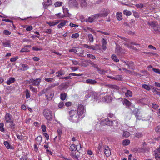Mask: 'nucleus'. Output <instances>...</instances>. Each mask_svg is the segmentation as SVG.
<instances>
[{"mask_svg": "<svg viewBox=\"0 0 160 160\" xmlns=\"http://www.w3.org/2000/svg\"><path fill=\"white\" fill-rule=\"evenodd\" d=\"M89 40L91 42H93L94 41V38L92 35V34H89L88 36Z\"/></svg>", "mask_w": 160, "mask_h": 160, "instance_id": "obj_38", "label": "nucleus"}, {"mask_svg": "<svg viewBox=\"0 0 160 160\" xmlns=\"http://www.w3.org/2000/svg\"><path fill=\"white\" fill-rule=\"evenodd\" d=\"M102 143H100L99 144L98 147L97 148V152L99 153V152H101L102 150Z\"/></svg>", "mask_w": 160, "mask_h": 160, "instance_id": "obj_27", "label": "nucleus"}, {"mask_svg": "<svg viewBox=\"0 0 160 160\" xmlns=\"http://www.w3.org/2000/svg\"><path fill=\"white\" fill-rule=\"evenodd\" d=\"M101 42L102 43V48L103 50H105L107 48L106 45L107 44V42L106 40L104 38L102 39Z\"/></svg>", "mask_w": 160, "mask_h": 160, "instance_id": "obj_17", "label": "nucleus"}, {"mask_svg": "<svg viewBox=\"0 0 160 160\" xmlns=\"http://www.w3.org/2000/svg\"><path fill=\"white\" fill-rule=\"evenodd\" d=\"M111 58L114 61L118 62L119 61V59L115 55H112L111 56Z\"/></svg>", "mask_w": 160, "mask_h": 160, "instance_id": "obj_40", "label": "nucleus"}, {"mask_svg": "<svg viewBox=\"0 0 160 160\" xmlns=\"http://www.w3.org/2000/svg\"><path fill=\"white\" fill-rule=\"evenodd\" d=\"M122 48L120 46H117L116 48V52L117 53H119L121 51Z\"/></svg>", "mask_w": 160, "mask_h": 160, "instance_id": "obj_47", "label": "nucleus"}, {"mask_svg": "<svg viewBox=\"0 0 160 160\" xmlns=\"http://www.w3.org/2000/svg\"><path fill=\"white\" fill-rule=\"evenodd\" d=\"M3 33L6 35H10L11 34V32L7 30H5L3 31Z\"/></svg>", "mask_w": 160, "mask_h": 160, "instance_id": "obj_57", "label": "nucleus"}, {"mask_svg": "<svg viewBox=\"0 0 160 160\" xmlns=\"http://www.w3.org/2000/svg\"><path fill=\"white\" fill-rule=\"evenodd\" d=\"M29 50L27 48H22L20 51L21 52H29Z\"/></svg>", "mask_w": 160, "mask_h": 160, "instance_id": "obj_54", "label": "nucleus"}, {"mask_svg": "<svg viewBox=\"0 0 160 160\" xmlns=\"http://www.w3.org/2000/svg\"><path fill=\"white\" fill-rule=\"evenodd\" d=\"M104 153L106 156L108 157L111 155V152L108 146H105L104 148Z\"/></svg>", "mask_w": 160, "mask_h": 160, "instance_id": "obj_11", "label": "nucleus"}, {"mask_svg": "<svg viewBox=\"0 0 160 160\" xmlns=\"http://www.w3.org/2000/svg\"><path fill=\"white\" fill-rule=\"evenodd\" d=\"M15 81L14 78L10 77L9 79L7 81V83L8 85H10L11 83H13Z\"/></svg>", "mask_w": 160, "mask_h": 160, "instance_id": "obj_23", "label": "nucleus"}, {"mask_svg": "<svg viewBox=\"0 0 160 160\" xmlns=\"http://www.w3.org/2000/svg\"><path fill=\"white\" fill-rule=\"evenodd\" d=\"M152 108L153 109H156L158 108V106L156 104L153 103L152 104Z\"/></svg>", "mask_w": 160, "mask_h": 160, "instance_id": "obj_63", "label": "nucleus"}, {"mask_svg": "<svg viewBox=\"0 0 160 160\" xmlns=\"http://www.w3.org/2000/svg\"><path fill=\"white\" fill-rule=\"evenodd\" d=\"M62 2H55L54 5L55 7H60L62 5Z\"/></svg>", "mask_w": 160, "mask_h": 160, "instance_id": "obj_41", "label": "nucleus"}, {"mask_svg": "<svg viewBox=\"0 0 160 160\" xmlns=\"http://www.w3.org/2000/svg\"><path fill=\"white\" fill-rule=\"evenodd\" d=\"M142 87L144 89L147 90L148 91H149L151 89V88L150 86L146 84H144L142 85Z\"/></svg>", "mask_w": 160, "mask_h": 160, "instance_id": "obj_37", "label": "nucleus"}, {"mask_svg": "<svg viewBox=\"0 0 160 160\" xmlns=\"http://www.w3.org/2000/svg\"><path fill=\"white\" fill-rule=\"evenodd\" d=\"M103 123L105 125L111 126L113 125V122L112 121L110 120L108 118H106L103 121Z\"/></svg>", "mask_w": 160, "mask_h": 160, "instance_id": "obj_14", "label": "nucleus"}, {"mask_svg": "<svg viewBox=\"0 0 160 160\" xmlns=\"http://www.w3.org/2000/svg\"><path fill=\"white\" fill-rule=\"evenodd\" d=\"M4 126V124L3 123H0V130L2 132L4 131L5 130L3 128Z\"/></svg>", "mask_w": 160, "mask_h": 160, "instance_id": "obj_45", "label": "nucleus"}, {"mask_svg": "<svg viewBox=\"0 0 160 160\" xmlns=\"http://www.w3.org/2000/svg\"><path fill=\"white\" fill-rule=\"evenodd\" d=\"M99 18L97 14L91 15L88 18H86V22L92 23L94 22Z\"/></svg>", "mask_w": 160, "mask_h": 160, "instance_id": "obj_5", "label": "nucleus"}, {"mask_svg": "<svg viewBox=\"0 0 160 160\" xmlns=\"http://www.w3.org/2000/svg\"><path fill=\"white\" fill-rule=\"evenodd\" d=\"M25 92L26 93V98L27 99L29 98L30 97V92L29 91L28 89H27L25 91Z\"/></svg>", "mask_w": 160, "mask_h": 160, "instance_id": "obj_35", "label": "nucleus"}, {"mask_svg": "<svg viewBox=\"0 0 160 160\" xmlns=\"http://www.w3.org/2000/svg\"><path fill=\"white\" fill-rule=\"evenodd\" d=\"M43 114L45 118L48 120H51L52 118V113L49 109H46L43 110Z\"/></svg>", "mask_w": 160, "mask_h": 160, "instance_id": "obj_4", "label": "nucleus"}, {"mask_svg": "<svg viewBox=\"0 0 160 160\" xmlns=\"http://www.w3.org/2000/svg\"><path fill=\"white\" fill-rule=\"evenodd\" d=\"M3 46L5 47H10V43L8 42H6L3 43Z\"/></svg>", "mask_w": 160, "mask_h": 160, "instance_id": "obj_61", "label": "nucleus"}, {"mask_svg": "<svg viewBox=\"0 0 160 160\" xmlns=\"http://www.w3.org/2000/svg\"><path fill=\"white\" fill-rule=\"evenodd\" d=\"M67 96V94L65 93H61L60 94V99L61 100L63 101L66 99Z\"/></svg>", "mask_w": 160, "mask_h": 160, "instance_id": "obj_30", "label": "nucleus"}, {"mask_svg": "<svg viewBox=\"0 0 160 160\" xmlns=\"http://www.w3.org/2000/svg\"><path fill=\"white\" fill-rule=\"evenodd\" d=\"M130 135V134L129 132L128 131L124 132L123 133V136L126 138L128 137Z\"/></svg>", "mask_w": 160, "mask_h": 160, "instance_id": "obj_43", "label": "nucleus"}, {"mask_svg": "<svg viewBox=\"0 0 160 160\" xmlns=\"http://www.w3.org/2000/svg\"><path fill=\"white\" fill-rule=\"evenodd\" d=\"M108 86H110V88L108 89L106 92H103L100 94V97H102L103 95H105L106 93L108 94V95H106L102 98V101L104 102H110L112 101V98L111 95H113L112 89H115L116 90H118L119 88L118 86L116 85H108Z\"/></svg>", "mask_w": 160, "mask_h": 160, "instance_id": "obj_1", "label": "nucleus"}, {"mask_svg": "<svg viewBox=\"0 0 160 160\" xmlns=\"http://www.w3.org/2000/svg\"><path fill=\"white\" fill-rule=\"evenodd\" d=\"M123 103L124 105L128 107V108L131 104V102L128 99L125 98L123 100Z\"/></svg>", "mask_w": 160, "mask_h": 160, "instance_id": "obj_19", "label": "nucleus"}, {"mask_svg": "<svg viewBox=\"0 0 160 160\" xmlns=\"http://www.w3.org/2000/svg\"><path fill=\"white\" fill-rule=\"evenodd\" d=\"M151 90L155 94H157L160 96V92L158 91L156 88H152Z\"/></svg>", "mask_w": 160, "mask_h": 160, "instance_id": "obj_32", "label": "nucleus"}, {"mask_svg": "<svg viewBox=\"0 0 160 160\" xmlns=\"http://www.w3.org/2000/svg\"><path fill=\"white\" fill-rule=\"evenodd\" d=\"M111 12L110 9L108 8H104L102 9L100 13L97 14L99 18H105Z\"/></svg>", "mask_w": 160, "mask_h": 160, "instance_id": "obj_2", "label": "nucleus"}, {"mask_svg": "<svg viewBox=\"0 0 160 160\" xmlns=\"http://www.w3.org/2000/svg\"><path fill=\"white\" fill-rule=\"evenodd\" d=\"M41 81V79L37 78L36 79H31L29 81V83H32V85L37 86L39 84L40 82Z\"/></svg>", "mask_w": 160, "mask_h": 160, "instance_id": "obj_7", "label": "nucleus"}, {"mask_svg": "<svg viewBox=\"0 0 160 160\" xmlns=\"http://www.w3.org/2000/svg\"><path fill=\"white\" fill-rule=\"evenodd\" d=\"M52 4L51 0H48L47 2H43L42 3L43 7L45 9H46L49 6L51 5Z\"/></svg>", "mask_w": 160, "mask_h": 160, "instance_id": "obj_12", "label": "nucleus"}, {"mask_svg": "<svg viewBox=\"0 0 160 160\" xmlns=\"http://www.w3.org/2000/svg\"><path fill=\"white\" fill-rule=\"evenodd\" d=\"M87 5V2L86 0H81V6L82 7H86Z\"/></svg>", "mask_w": 160, "mask_h": 160, "instance_id": "obj_39", "label": "nucleus"}, {"mask_svg": "<svg viewBox=\"0 0 160 160\" xmlns=\"http://www.w3.org/2000/svg\"><path fill=\"white\" fill-rule=\"evenodd\" d=\"M58 74V75H56V77H59L61 76H62L63 75H64V73H63V72H62L61 71H58V72H56V74Z\"/></svg>", "mask_w": 160, "mask_h": 160, "instance_id": "obj_50", "label": "nucleus"}, {"mask_svg": "<svg viewBox=\"0 0 160 160\" xmlns=\"http://www.w3.org/2000/svg\"><path fill=\"white\" fill-rule=\"evenodd\" d=\"M125 95L127 97H132V92L130 90H128L125 93Z\"/></svg>", "mask_w": 160, "mask_h": 160, "instance_id": "obj_31", "label": "nucleus"}, {"mask_svg": "<svg viewBox=\"0 0 160 160\" xmlns=\"http://www.w3.org/2000/svg\"><path fill=\"white\" fill-rule=\"evenodd\" d=\"M58 23L59 22H47V23L50 26H55L58 24Z\"/></svg>", "mask_w": 160, "mask_h": 160, "instance_id": "obj_34", "label": "nucleus"}, {"mask_svg": "<svg viewBox=\"0 0 160 160\" xmlns=\"http://www.w3.org/2000/svg\"><path fill=\"white\" fill-rule=\"evenodd\" d=\"M17 138L18 139L20 140H22L23 139V136H22V135H18V134H16Z\"/></svg>", "mask_w": 160, "mask_h": 160, "instance_id": "obj_46", "label": "nucleus"}, {"mask_svg": "<svg viewBox=\"0 0 160 160\" xmlns=\"http://www.w3.org/2000/svg\"><path fill=\"white\" fill-rule=\"evenodd\" d=\"M152 70L158 74H160V69L156 68H153Z\"/></svg>", "mask_w": 160, "mask_h": 160, "instance_id": "obj_56", "label": "nucleus"}, {"mask_svg": "<svg viewBox=\"0 0 160 160\" xmlns=\"http://www.w3.org/2000/svg\"><path fill=\"white\" fill-rule=\"evenodd\" d=\"M80 109H81V114H84L82 117V118H83L85 116L84 113L85 112H86L85 108H84V106L83 105H81Z\"/></svg>", "mask_w": 160, "mask_h": 160, "instance_id": "obj_24", "label": "nucleus"}, {"mask_svg": "<svg viewBox=\"0 0 160 160\" xmlns=\"http://www.w3.org/2000/svg\"><path fill=\"white\" fill-rule=\"evenodd\" d=\"M116 18L118 20L121 21L122 19V14L120 12H118L116 13Z\"/></svg>", "mask_w": 160, "mask_h": 160, "instance_id": "obj_18", "label": "nucleus"}, {"mask_svg": "<svg viewBox=\"0 0 160 160\" xmlns=\"http://www.w3.org/2000/svg\"><path fill=\"white\" fill-rule=\"evenodd\" d=\"M20 66L22 67L20 68V69L22 71H26L29 68V67L28 65L24 64H21Z\"/></svg>", "mask_w": 160, "mask_h": 160, "instance_id": "obj_16", "label": "nucleus"}, {"mask_svg": "<svg viewBox=\"0 0 160 160\" xmlns=\"http://www.w3.org/2000/svg\"><path fill=\"white\" fill-rule=\"evenodd\" d=\"M154 156L157 160H160V147L154 151Z\"/></svg>", "mask_w": 160, "mask_h": 160, "instance_id": "obj_9", "label": "nucleus"}, {"mask_svg": "<svg viewBox=\"0 0 160 160\" xmlns=\"http://www.w3.org/2000/svg\"><path fill=\"white\" fill-rule=\"evenodd\" d=\"M119 37L121 39H122L124 41H125L127 42L130 43L131 44L135 45H140L139 44H137L135 42H130L129 40H128V39L126 38H123L121 36H119Z\"/></svg>", "mask_w": 160, "mask_h": 160, "instance_id": "obj_15", "label": "nucleus"}, {"mask_svg": "<svg viewBox=\"0 0 160 160\" xmlns=\"http://www.w3.org/2000/svg\"><path fill=\"white\" fill-rule=\"evenodd\" d=\"M54 96V93H51L49 96L46 95V99L48 100H51Z\"/></svg>", "mask_w": 160, "mask_h": 160, "instance_id": "obj_29", "label": "nucleus"}, {"mask_svg": "<svg viewBox=\"0 0 160 160\" xmlns=\"http://www.w3.org/2000/svg\"><path fill=\"white\" fill-rule=\"evenodd\" d=\"M3 144L7 149H9L10 148V144L8 141H4L3 142Z\"/></svg>", "mask_w": 160, "mask_h": 160, "instance_id": "obj_42", "label": "nucleus"}, {"mask_svg": "<svg viewBox=\"0 0 160 160\" xmlns=\"http://www.w3.org/2000/svg\"><path fill=\"white\" fill-rule=\"evenodd\" d=\"M135 137L138 138H140L142 137V134L141 132H137L135 134Z\"/></svg>", "mask_w": 160, "mask_h": 160, "instance_id": "obj_44", "label": "nucleus"}, {"mask_svg": "<svg viewBox=\"0 0 160 160\" xmlns=\"http://www.w3.org/2000/svg\"><path fill=\"white\" fill-rule=\"evenodd\" d=\"M77 146L75 147V145L74 144L72 145L70 148V150L74 152L75 151V152H72V154L73 155V158L76 159L77 160H78V158L80 156L78 154L79 153V152L77 148Z\"/></svg>", "mask_w": 160, "mask_h": 160, "instance_id": "obj_3", "label": "nucleus"}, {"mask_svg": "<svg viewBox=\"0 0 160 160\" xmlns=\"http://www.w3.org/2000/svg\"><path fill=\"white\" fill-rule=\"evenodd\" d=\"M77 0H68V4L70 7H77L78 4Z\"/></svg>", "mask_w": 160, "mask_h": 160, "instance_id": "obj_10", "label": "nucleus"}, {"mask_svg": "<svg viewBox=\"0 0 160 160\" xmlns=\"http://www.w3.org/2000/svg\"><path fill=\"white\" fill-rule=\"evenodd\" d=\"M86 82L88 84H94L97 83V81L94 80L88 79L86 80Z\"/></svg>", "mask_w": 160, "mask_h": 160, "instance_id": "obj_21", "label": "nucleus"}, {"mask_svg": "<svg viewBox=\"0 0 160 160\" xmlns=\"http://www.w3.org/2000/svg\"><path fill=\"white\" fill-rule=\"evenodd\" d=\"M51 32L52 29H47L46 30H44V31H43L44 32L48 34L51 33Z\"/></svg>", "mask_w": 160, "mask_h": 160, "instance_id": "obj_58", "label": "nucleus"}, {"mask_svg": "<svg viewBox=\"0 0 160 160\" xmlns=\"http://www.w3.org/2000/svg\"><path fill=\"white\" fill-rule=\"evenodd\" d=\"M59 84V83L58 82H56L55 83H53L51 84L49 86L46 88V91L48 90L49 89H50L53 87L58 86Z\"/></svg>", "mask_w": 160, "mask_h": 160, "instance_id": "obj_22", "label": "nucleus"}, {"mask_svg": "<svg viewBox=\"0 0 160 160\" xmlns=\"http://www.w3.org/2000/svg\"><path fill=\"white\" fill-rule=\"evenodd\" d=\"M155 131L158 132H160V126L159 125L156 127L155 129Z\"/></svg>", "mask_w": 160, "mask_h": 160, "instance_id": "obj_60", "label": "nucleus"}, {"mask_svg": "<svg viewBox=\"0 0 160 160\" xmlns=\"http://www.w3.org/2000/svg\"><path fill=\"white\" fill-rule=\"evenodd\" d=\"M134 63L131 61H128V63H127L126 65L128 66V69H133L134 67Z\"/></svg>", "mask_w": 160, "mask_h": 160, "instance_id": "obj_20", "label": "nucleus"}, {"mask_svg": "<svg viewBox=\"0 0 160 160\" xmlns=\"http://www.w3.org/2000/svg\"><path fill=\"white\" fill-rule=\"evenodd\" d=\"M53 79L52 78H45V80L46 81H47V82H52L53 81Z\"/></svg>", "mask_w": 160, "mask_h": 160, "instance_id": "obj_48", "label": "nucleus"}, {"mask_svg": "<svg viewBox=\"0 0 160 160\" xmlns=\"http://www.w3.org/2000/svg\"><path fill=\"white\" fill-rule=\"evenodd\" d=\"M18 58V57L16 56L14 57L11 58L10 61L12 62L15 61Z\"/></svg>", "mask_w": 160, "mask_h": 160, "instance_id": "obj_53", "label": "nucleus"}, {"mask_svg": "<svg viewBox=\"0 0 160 160\" xmlns=\"http://www.w3.org/2000/svg\"><path fill=\"white\" fill-rule=\"evenodd\" d=\"M64 106V102L62 101H61L58 104V106L59 108H62Z\"/></svg>", "mask_w": 160, "mask_h": 160, "instance_id": "obj_62", "label": "nucleus"}, {"mask_svg": "<svg viewBox=\"0 0 160 160\" xmlns=\"http://www.w3.org/2000/svg\"><path fill=\"white\" fill-rule=\"evenodd\" d=\"M148 24L153 28L154 30H158V29H156V28L158 27V24L156 22L152 21L148 22Z\"/></svg>", "mask_w": 160, "mask_h": 160, "instance_id": "obj_8", "label": "nucleus"}, {"mask_svg": "<svg viewBox=\"0 0 160 160\" xmlns=\"http://www.w3.org/2000/svg\"><path fill=\"white\" fill-rule=\"evenodd\" d=\"M123 13L124 15L127 16H129L131 15L132 13L130 11L127 10H124L123 11Z\"/></svg>", "mask_w": 160, "mask_h": 160, "instance_id": "obj_36", "label": "nucleus"}, {"mask_svg": "<svg viewBox=\"0 0 160 160\" xmlns=\"http://www.w3.org/2000/svg\"><path fill=\"white\" fill-rule=\"evenodd\" d=\"M96 46H98V45L97 44L96 46L91 45L90 46L89 49H91L94 50H96L97 49V48L96 47Z\"/></svg>", "mask_w": 160, "mask_h": 160, "instance_id": "obj_51", "label": "nucleus"}, {"mask_svg": "<svg viewBox=\"0 0 160 160\" xmlns=\"http://www.w3.org/2000/svg\"><path fill=\"white\" fill-rule=\"evenodd\" d=\"M32 27L31 26H28L26 28V30L28 31H30L32 29Z\"/></svg>", "mask_w": 160, "mask_h": 160, "instance_id": "obj_64", "label": "nucleus"}, {"mask_svg": "<svg viewBox=\"0 0 160 160\" xmlns=\"http://www.w3.org/2000/svg\"><path fill=\"white\" fill-rule=\"evenodd\" d=\"M87 56L92 59H95L96 57L92 54H88L87 55Z\"/></svg>", "mask_w": 160, "mask_h": 160, "instance_id": "obj_49", "label": "nucleus"}, {"mask_svg": "<svg viewBox=\"0 0 160 160\" xmlns=\"http://www.w3.org/2000/svg\"><path fill=\"white\" fill-rule=\"evenodd\" d=\"M136 6L138 8H143V5L142 3H139L136 5Z\"/></svg>", "mask_w": 160, "mask_h": 160, "instance_id": "obj_59", "label": "nucleus"}, {"mask_svg": "<svg viewBox=\"0 0 160 160\" xmlns=\"http://www.w3.org/2000/svg\"><path fill=\"white\" fill-rule=\"evenodd\" d=\"M96 68H97L98 71L99 72V73H102L104 72V70H103L101 69L98 67V66H96Z\"/></svg>", "mask_w": 160, "mask_h": 160, "instance_id": "obj_55", "label": "nucleus"}, {"mask_svg": "<svg viewBox=\"0 0 160 160\" xmlns=\"http://www.w3.org/2000/svg\"><path fill=\"white\" fill-rule=\"evenodd\" d=\"M35 140L38 144H40L42 140V137L41 136H38L36 138Z\"/></svg>", "mask_w": 160, "mask_h": 160, "instance_id": "obj_28", "label": "nucleus"}, {"mask_svg": "<svg viewBox=\"0 0 160 160\" xmlns=\"http://www.w3.org/2000/svg\"><path fill=\"white\" fill-rule=\"evenodd\" d=\"M10 124L9 125V127L13 131H14L15 129V124L14 123L13 120L11 122H9Z\"/></svg>", "mask_w": 160, "mask_h": 160, "instance_id": "obj_25", "label": "nucleus"}, {"mask_svg": "<svg viewBox=\"0 0 160 160\" xmlns=\"http://www.w3.org/2000/svg\"><path fill=\"white\" fill-rule=\"evenodd\" d=\"M79 36V34L78 33H76L74 34H73L72 35V38H77Z\"/></svg>", "mask_w": 160, "mask_h": 160, "instance_id": "obj_52", "label": "nucleus"}, {"mask_svg": "<svg viewBox=\"0 0 160 160\" xmlns=\"http://www.w3.org/2000/svg\"><path fill=\"white\" fill-rule=\"evenodd\" d=\"M5 124L8 123L9 122L13 120L12 119V116L9 113H7L6 114L5 116Z\"/></svg>", "mask_w": 160, "mask_h": 160, "instance_id": "obj_6", "label": "nucleus"}, {"mask_svg": "<svg viewBox=\"0 0 160 160\" xmlns=\"http://www.w3.org/2000/svg\"><path fill=\"white\" fill-rule=\"evenodd\" d=\"M68 21L65 20L63 22H61L58 25V27L59 28H61L62 27L64 26L65 24L68 22Z\"/></svg>", "mask_w": 160, "mask_h": 160, "instance_id": "obj_26", "label": "nucleus"}, {"mask_svg": "<svg viewBox=\"0 0 160 160\" xmlns=\"http://www.w3.org/2000/svg\"><path fill=\"white\" fill-rule=\"evenodd\" d=\"M130 143V141L128 139H125L123 141L122 144L124 146L128 145Z\"/></svg>", "mask_w": 160, "mask_h": 160, "instance_id": "obj_33", "label": "nucleus"}, {"mask_svg": "<svg viewBox=\"0 0 160 160\" xmlns=\"http://www.w3.org/2000/svg\"><path fill=\"white\" fill-rule=\"evenodd\" d=\"M76 113V112L73 110H71L69 112V115L71 118H77V113H76V114H75ZM73 121L74 122H75L76 120L74 119L73 118Z\"/></svg>", "mask_w": 160, "mask_h": 160, "instance_id": "obj_13", "label": "nucleus"}]
</instances>
